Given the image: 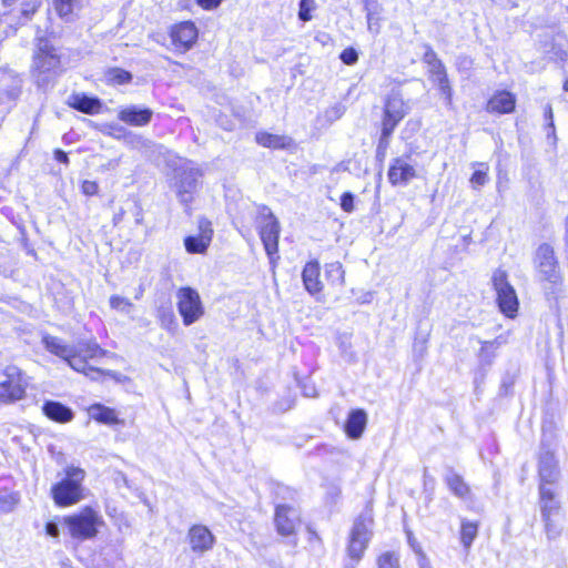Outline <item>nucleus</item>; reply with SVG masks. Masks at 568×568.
Masks as SVG:
<instances>
[{
  "mask_svg": "<svg viewBox=\"0 0 568 568\" xmlns=\"http://www.w3.org/2000/svg\"><path fill=\"white\" fill-rule=\"evenodd\" d=\"M61 73V57L52 41L45 36H37L32 55L31 75L41 89L52 85Z\"/></svg>",
  "mask_w": 568,
  "mask_h": 568,
  "instance_id": "obj_1",
  "label": "nucleus"
},
{
  "mask_svg": "<svg viewBox=\"0 0 568 568\" xmlns=\"http://www.w3.org/2000/svg\"><path fill=\"white\" fill-rule=\"evenodd\" d=\"M85 470L68 466L64 468V477L51 486V497L58 507H69L84 498Z\"/></svg>",
  "mask_w": 568,
  "mask_h": 568,
  "instance_id": "obj_2",
  "label": "nucleus"
},
{
  "mask_svg": "<svg viewBox=\"0 0 568 568\" xmlns=\"http://www.w3.org/2000/svg\"><path fill=\"white\" fill-rule=\"evenodd\" d=\"M534 264L538 280L551 284V287L545 288L547 301L550 304L557 303L556 286L561 284V274L554 247L548 243L540 244L536 250Z\"/></svg>",
  "mask_w": 568,
  "mask_h": 568,
  "instance_id": "obj_3",
  "label": "nucleus"
},
{
  "mask_svg": "<svg viewBox=\"0 0 568 568\" xmlns=\"http://www.w3.org/2000/svg\"><path fill=\"white\" fill-rule=\"evenodd\" d=\"M104 524L101 515L92 507H84L79 513L64 516L63 525L68 529L70 536L78 540L84 541L97 537L99 527Z\"/></svg>",
  "mask_w": 568,
  "mask_h": 568,
  "instance_id": "obj_4",
  "label": "nucleus"
},
{
  "mask_svg": "<svg viewBox=\"0 0 568 568\" xmlns=\"http://www.w3.org/2000/svg\"><path fill=\"white\" fill-rule=\"evenodd\" d=\"M373 523L372 511L368 509L359 514L354 520L347 544V555L356 564L364 556V552L372 539Z\"/></svg>",
  "mask_w": 568,
  "mask_h": 568,
  "instance_id": "obj_5",
  "label": "nucleus"
},
{
  "mask_svg": "<svg viewBox=\"0 0 568 568\" xmlns=\"http://www.w3.org/2000/svg\"><path fill=\"white\" fill-rule=\"evenodd\" d=\"M256 223L264 250L270 261L273 262L275 257L278 258L280 222L268 206L260 205Z\"/></svg>",
  "mask_w": 568,
  "mask_h": 568,
  "instance_id": "obj_6",
  "label": "nucleus"
},
{
  "mask_svg": "<svg viewBox=\"0 0 568 568\" xmlns=\"http://www.w3.org/2000/svg\"><path fill=\"white\" fill-rule=\"evenodd\" d=\"M202 172L193 162L184 160L174 169V185L180 202L187 206L193 200Z\"/></svg>",
  "mask_w": 568,
  "mask_h": 568,
  "instance_id": "obj_7",
  "label": "nucleus"
},
{
  "mask_svg": "<svg viewBox=\"0 0 568 568\" xmlns=\"http://www.w3.org/2000/svg\"><path fill=\"white\" fill-rule=\"evenodd\" d=\"M4 379L0 382V405H10L26 397L28 378L18 366L9 365L3 369Z\"/></svg>",
  "mask_w": 568,
  "mask_h": 568,
  "instance_id": "obj_8",
  "label": "nucleus"
},
{
  "mask_svg": "<svg viewBox=\"0 0 568 568\" xmlns=\"http://www.w3.org/2000/svg\"><path fill=\"white\" fill-rule=\"evenodd\" d=\"M491 283L496 291V302L500 312L509 318H514L518 312V297L515 288L508 282L506 271L497 268L491 276Z\"/></svg>",
  "mask_w": 568,
  "mask_h": 568,
  "instance_id": "obj_9",
  "label": "nucleus"
},
{
  "mask_svg": "<svg viewBox=\"0 0 568 568\" xmlns=\"http://www.w3.org/2000/svg\"><path fill=\"white\" fill-rule=\"evenodd\" d=\"M176 307L185 326H191L204 315V306L199 292L191 286L180 287L176 292Z\"/></svg>",
  "mask_w": 568,
  "mask_h": 568,
  "instance_id": "obj_10",
  "label": "nucleus"
},
{
  "mask_svg": "<svg viewBox=\"0 0 568 568\" xmlns=\"http://www.w3.org/2000/svg\"><path fill=\"white\" fill-rule=\"evenodd\" d=\"M537 459L539 484L546 486L556 484L560 478L559 462L554 449L545 440L540 443Z\"/></svg>",
  "mask_w": 568,
  "mask_h": 568,
  "instance_id": "obj_11",
  "label": "nucleus"
},
{
  "mask_svg": "<svg viewBox=\"0 0 568 568\" xmlns=\"http://www.w3.org/2000/svg\"><path fill=\"white\" fill-rule=\"evenodd\" d=\"M409 108L399 92L393 91L387 95L383 108L382 129L394 133L398 123L408 114Z\"/></svg>",
  "mask_w": 568,
  "mask_h": 568,
  "instance_id": "obj_12",
  "label": "nucleus"
},
{
  "mask_svg": "<svg viewBox=\"0 0 568 568\" xmlns=\"http://www.w3.org/2000/svg\"><path fill=\"white\" fill-rule=\"evenodd\" d=\"M42 344L48 352L64 359L72 369L85 367L84 361L79 356H74V347L64 344L61 338L44 334L42 336Z\"/></svg>",
  "mask_w": 568,
  "mask_h": 568,
  "instance_id": "obj_13",
  "label": "nucleus"
},
{
  "mask_svg": "<svg viewBox=\"0 0 568 568\" xmlns=\"http://www.w3.org/2000/svg\"><path fill=\"white\" fill-rule=\"evenodd\" d=\"M274 521L277 532L288 537L295 534L296 527L300 525V514L290 505L277 504Z\"/></svg>",
  "mask_w": 568,
  "mask_h": 568,
  "instance_id": "obj_14",
  "label": "nucleus"
},
{
  "mask_svg": "<svg viewBox=\"0 0 568 568\" xmlns=\"http://www.w3.org/2000/svg\"><path fill=\"white\" fill-rule=\"evenodd\" d=\"M197 235H189L184 239V246L190 254H203L211 244L213 230L211 222L206 219L199 220Z\"/></svg>",
  "mask_w": 568,
  "mask_h": 568,
  "instance_id": "obj_15",
  "label": "nucleus"
},
{
  "mask_svg": "<svg viewBox=\"0 0 568 568\" xmlns=\"http://www.w3.org/2000/svg\"><path fill=\"white\" fill-rule=\"evenodd\" d=\"M191 549L195 554H204L211 550L215 544V537L204 525H193L187 532Z\"/></svg>",
  "mask_w": 568,
  "mask_h": 568,
  "instance_id": "obj_16",
  "label": "nucleus"
},
{
  "mask_svg": "<svg viewBox=\"0 0 568 568\" xmlns=\"http://www.w3.org/2000/svg\"><path fill=\"white\" fill-rule=\"evenodd\" d=\"M199 32L192 21H184L171 29L170 37L173 44L183 51L190 50L197 39Z\"/></svg>",
  "mask_w": 568,
  "mask_h": 568,
  "instance_id": "obj_17",
  "label": "nucleus"
},
{
  "mask_svg": "<svg viewBox=\"0 0 568 568\" xmlns=\"http://www.w3.org/2000/svg\"><path fill=\"white\" fill-rule=\"evenodd\" d=\"M153 118V111L146 106L129 105L121 109L118 119L129 125L145 126Z\"/></svg>",
  "mask_w": 568,
  "mask_h": 568,
  "instance_id": "obj_18",
  "label": "nucleus"
},
{
  "mask_svg": "<svg viewBox=\"0 0 568 568\" xmlns=\"http://www.w3.org/2000/svg\"><path fill=\"white\" fill-rule=\"evenodd\" d=\"M416 176L415 168L403 158L393 160L388 170V180L392 185H407Z\"/></svg>",
  "mask_w": 568,
  "mask_h": 568,
  "instance_id": "obj_19",
  "label": "nucleus"
},
{
  "mask_svg": "<svg viewBox=\"0 0 568 568\" xmlns=\"http://www.w3.org/2000/svg\"><path fill=\"white\" fill-rule=\"evenodd\" d=\"M516 97L507 90L496 91L488 100L486 110L489 113L508 114L515 111Z\"/></svg>",
  "mask_w": 568,
  "mask_h": 568,
  "instance_id": "obj_20",
  "label": "nucleus"
},
{
  "mask_svg": "<svg viewBox=\"0 0 568 568\" xmlns=\"http://www.w3.org/2000/svg\"><path fill=\"white\" fill-rule=\"evenodd\" d=\"M68 105L79 112L85 114H98L100 113L103 103L98 97L88 95L85 93H73L69 95Z\"/></svg>",
  "mask_w": 568,
  "mask_h": 568,
  "instance_id": "obj_21",
  "label": "nucleus"
},
{
  "mask_svg": "<svg viewBox=\"0 0 568 568\" xmlns=\"http://www.w3.org/2000/svg\"><path fill=\"white\" fill-rule=\"evenodd\" d=\"M41 409L45 417L55 423L65 424L74 418L72 408L58 400H44Z\"/></svg>",
  "mask_w": 568,
  "mask_h": 568,
  "instance_id": "obj_22",
  "label": "nucleus"
},
{
  "mask_svg": "<svg viewBox=\"0 0 568 568\" xmlns=\"http://www.w3.org/2000/svg\"><path fill=\"white\" fill-rule=\"evenodd\" d=\"M538 491L541 517L548 518L558 516L561 509V504L556 498L555 491L544 484H539Z\"/></svg>",
  "mask_w": 568,
  "mask_h": 568,
  "instance_id": "obj_23",
  "label": "nucleus"
},
{
  "mask_svg": "<svg viewBox=\"0 0 568 568\" xmlns=\"http://www.w3.org/2000/svg\"><path fill=\"white\" fill-rule=\"evenodd\" d=\"M321 276V266L318 261H310L307 262L302 271V280L305 290L311 295L320 294L323 291V283L320 280Z\"/></svg>",
  "mask_w": 568,
  "mask_h": 568,
  "instance_id": "obj_24",
  "label": "nucleus"
},
{
  "mask_svg": "<svg viewBox=\"0 0 568 568\" xmlns=\"http://www.w3.org/2000/svg\"><path fill=\"white\" fill-rule=\"evenodd\" d=\"M444 481L456 497L468 499L471 496L469 485L464 480L463 476L456 473L450 466L445 468Z\"/></svg>",
  "mask_w": 568,
  "mask_h": 568,
  "instance_id": "obj_25",
  "label": "nucleus"
},
{
  "mask_svg": "<svg viewBox=\"0 0 568 568\" xmlns=\"http://www.w3.org/2000/svg\"><path fill=\"white\" fill-rule=\"evenodd\" d=\"M367 424V414L362 408L352 409L344 424L346 435L352 439L362 437Z\"/></svg>",
  "mask_w": 568,
  "mask_h": 568,
  "instance_id": "obj_26",
  "label": "nucleus"
},
{
  "mask_svg": "<svg viewBox=\"0 0 568 568\" xmlns=\"http://www.w3.org/2000/svg\"><path fill=\"white\" fill-rule=\"evenodd\" d=\"M88 413L95 422L104 425H118L121 423L115 409L100 403H94L88 408Z\"/></svg>",
  "mask_w": 568,
  "mask_h": 568,
  "instance_id": "obj_27",
  "label": "nucleus"
},
{
  "mask_svg": "<svg viewBox=\"0 0 568 568\" xmlns=\"http://www.w3.org/2000/svg\"><path fill=\"white\" fill-rule=\"evenodd\" d=\"M75 352L74 356H79L88 363V359L103 357L106 354V351L103 349L95 341H80L77 345H73Z\"/></svg>",
  "mask_w": 568,
  "mask_h": 568,
  "instance_id": "obj_28",
  "label": "nucleus"
},
{
  "mask_svg": "<svg viewBox=\"0 0 568 568\" xmlns=\"http://www.w3.org/2000/svg\"><path fill=\"white\" fill-rule=\"evenodd\" d=\"M425 52L423 55V62L426 63L429 68L430 80L434 82L442 74H447L446 68L440 59H438L437 53L433 50L429 44H424Z\"/></svg>",
  "mask_w": 568,
  "mask_h": 568,
  "instance_id": "obj_29",
  "label": "nucleus"
},
{
  "mask_svg": "<svg viewBox=\"0 0 568 568\" xmlns=\"http://www.w3.org/2000/svg\"><path fill=\"white\" fill-rule=\"evenodd\" d=\"M255 139L260 145L270 149H287L292 144L291 138L267 132L257 133Z\"/></svg>",
  "mask_w": 568,
  "mask_h": 568,
  "instance_id": "obj_30",
  "label": "nucleus"
},
{
  "mask_svg": "<svg viewBox=\"0 0 568 568\" xmlns=\"http://www.w3.org/2000/svg\"><path fill=\"white\" fill-rule=\"evenodd\" d=\"M478 534V523L467 519L462 520L460 526V542L466 550H468Z\"/></svg>",
  "mask_w": 568,
  "mask_h": 568,
  "instance_id": "obj_31",
  "label": "nucleus"
},
{
  "mask_svg": "<svg viewBox=\"0 0 568 568\" xmlns=\"http://www.w3.org/2000/svg\"><path fill=\"white\" fill-rule=\"evenodd\" d=\"M123 140L126 145L139 151L151 150L154 145V142L152 140L146 139L141 134L133 133L131 131L123 135Z\"/></svg>",
  "mask_w": 568,
  "mask_h": 568,
  "instance_id": "obj_32",
  "label": "nucleus"
},
{
  "mask_svg": "<svg viewBox=\"0 0 568 568\" xmlns=\"http://www.w3.org/2000/svg\"><path fill=\"white\" fill-rule=\"evenodd\" d=\"M41 6V1L39 0H29L21 3V9L19 11V16L16 26H24L28 21H30L33 14L38 11Z\"/></svg>",
  "mask_w": 568,
  "mask_h": 568,
  "instance_id": "obj_33",
  "label": "nucleus"
},
{
  "mask_svg": "<svg viewBox=\"0 0 568 568\" xmlns=\"http://www.w3.org/2000/svg\"><path fill=\"white\" fill-rule=\"evenodd\" d=\"M344 270L339 262L325 265V277L331 285L342 286L344 284Z\"/></svg>",
  "mask_w": 568,
  "mask_h": 568,
  "instance_id": "obj_34",
  "label": "nucleus"
},
{
  "mask_svg": "<svg viewBox=\"0 0 568 568\" xmlns=\"http://www.w3.org/2000/svg\"><path fill=\"white\" fill-rule=\"evenodd\" d=\"M437 85L440 95L445 100V105L447 108L453 106V89L447 74H442L440 78L434 81Z\"/></svg>",
  "mask_w": 568,
  "mask_h": 568,
  "instance_id": "obj_35",
  "label": "nucleus"
},
{
  "mask_svg": "<svg viewBox=\"0 0 568 568\" xmlns=\"http://www.w3.org/2000/svg\"><path fill=\"white\" fill-rule=\"evenodd\" d=\"M364 11L366 13L368 31L372 34L377 36L381 32V20H382L381 14L383 12V8L372 9V10L367 9Z\"/></svg>",
  "mask_w": 568,
  "mask_h": 568,
  "instance_id": "obj_36",
  "label": "nucleus"
},
{
  "mask_svg": "<svg viewBox=\"0 0 568 568\" xmlns=\"http://www.w3.org/2000/svg\"><path fill=\"white\" fill-rule=\"evenodd\" d=\"M377 568H400L399 554L396 551L382 552L376 559Z\"/></svg>",
  "mask_w": 568,
  "mask_h": 568,
  "instance_id": "obj_37",
  "label": "nucleus"
},
{
  "mask_svg": "<svg viewBox=\"0 0 568 568\" xmlns=\"http://www.w3.org/2000/svg\"><path fill=\"white\" fill-rule=\"evenodd\" d=\"M106 78L110 82L114 84H126L132 81V73L121 69V68H112L106 72Z\"/></svg>",
  "mask_w": 568,
  "mask_h": 568,
  "instance_id": "obj_38",
  "label": "nucleus"
},
{
  "mask_svg": "<svg viewBox=\"0 0 568 568\" xmlns=\"http://www.w3.org/2000/svg\"><path fill=\"white\" fill-rule=\"evenodd\" d=\"M495 342H484L479 351L478 358L483 366H490L495 358Z\"/></svg>",
  "mask_w": 568,
  "mask_h": 568,
  "instance_id": "obj_39",
  "label": "nucleus"
},
{
  "mask_svg": "<svg viewBox=\"0 0 568 568\" xmlns=\"http://www.w3.org/2000/svg\"><path fill=\"white\" fill-rule=\"evenodd\" d=\"M544 526H545V532L547 535V538L549 540H554L558 538L562 531V527L556 521L555 517H541Z\"/></svg>",
  "mask_w": 568,
  "mask_h": 568,
  "instance_id": "obj_40",
  "label": "nucleus"
},
{
  "mask_svg": "<svg viewBox=\"0 0 568 568\" xmlns=\"http://www.w3.org/2000/svg\"><path fill=\"white\" fill-rule=\"evenodd\" d=\"M73 2L74 0H53L54 9L60 18L65 21L70 20L73 13Z\"/></svg>",
  "mask_w": 568,
  "mask_h": 568,
  "instance_id": "obj_41",
  "label": "nucleus"
},
{
  "mask_svg": "<svg viewBox=\"0 0 568 568\" xmlns=\"http://www.w3.org/2000/svg\"><path fill=\"white\" fill-rule=\"evenodd\" d=\"M392 135V132L386 133L384 130H381V135L376 146V159L381 162L386 158Z\"/></svg>",
  "mask_w": 568,
  "mask_h": 568,
  "instance_id": "obj_42",
  "label": "nucleus"
},
{
  "mask_svg": "<svg viewBox=\"0 0 568 568\" xmlns=\"http://www.w3.org/2000/svg\"><path fill=\"white\" fill-rule=\"evenodd\" d=\"M316 9L315 0H300L298 19L303 22L312 20V12Z\"/></svg>",
  "mask_w": 568,
  "mask_h": 568,
  "instance_id": "obj_43",
  "label": "nucleus"
},
{
  "mask_svg": "<svg viewBox=\"0 0 568 568\" xmlns=\"http://www.w3.org/2000/svg\"><path fill=\"white\" fill-rule=\"evenodd\" d=\"M480 169L476 170L471 178L470 183L474 189L484 186L488 182V166L486 163H479Z\"/></svg>",
  "mask_w": 568,
  "mask_h": 568,
  "instance_id": "obj_44",
  "label": "nucleus"
},
{
  "mask_svg": "<svg viewBox=\"0 0 568 568\" xmlns=\"http://www.w3.org/2000/svg\"><path fill=\"white\" fill-rule=\"evenodd\" d=\"M516 383V375L510 372H506L500 382L499 395L508 396L513 394V388Z\"/></svg>",
  "mask_w": 568,
  "mask_h": 568,
  "instance_id": "obj_45",
  "label": "nucleus"
},
{
  "mask_svg": "<svg viewBox=\"0 0 568 568\" xmlns=\"http://www.w3.org/2000/svg\"><path fill=\"white\" fill-rule=\"evenodd\" d=\"M544 119L546 122L547 138L550 139L552 136L554 140H556L554 113L550 104H546L544 108Z\"/></svg>",
  "mask_w": 568,
  "mask_h": 568,
  "instance_id": "obj_46",
  "label": "nucleus"
},
{
  "mask_svg": "<svg viewBox=\"0 0 568 568\" xmlns=\"http://www.w3.org/2000/svg\"><path fill=\"white\" fill-rule=\"evenodd\" d=\"M161 326L165 329H171L172 326H176V320L171 308H161L159 311Z\"/></svg>",
  "mask_w": 568,
  "mask_h": 568,
  "instance_id": "obj_47",
  "label": "nucleus"
},
{
  "mask_svg": "<svg viewBox=\"0 0 568 568\" xmlns=\"http://www.w3.org/2000/svg\"><path fill=\"white\" fill-rule=\"evenodd\" d=\"M359 58L358 51L354 47H347L339 53L341 61L346 65H354Z\"/></svg>",
  "mask_w": 568,
  "mask_h": 568,
  "instance_id": "obj_48",
  "label": "nucleus"
},
{
  "mask_svg": "<svg viewBox=\"0 0 568 568\" xmlns=\"http://www.w3.org/2000/svg\"><path fill=\"white\" fill-rule=\"evenodd\" d=\"M341 209L346 213H352L355 210V195L346 191L341 195L339 199Z\"/></svg>",
  "mask_w": 568,
  "mask_h": 568,
  "instance_id": "obj_49",
  "label": "nucleus"
},
{
  "mask_svg": "<svg viewBox=\"0 0 568 568\" xmlns=\"http://www.w3.org/2000/svg\"><path fill=\"white\" fill-rule=\"evenodd\" d=\"M75 371L84 374L87 377H89L92 381H99L103 375H105L103 369L91 366L88 363H85L84 368H79Z\"/></svg>",
  "mask_w": 568,
  "mask_h": 568,
  "instance_id": "obj_50",
  "label": "nucleus"
},
{
  "mask_svg": "<svg viewBox=\"0 0 568 568\" xmlns=\"http://www.w3.org/2000/svg\"><path fill=\"white\" fill-rule=\"evenodd\" d=\"M110 305L112 308L121 311H128L130 307H132V303L128 298L118 295L110 297Z\"/></svg>",
  "mask_w": 568,
  "mask_h": 568,
  "instance_id": "obj_51",
  "label": "nucleus"
},
{
  "mask_svg": "<svg viewBox=\"0 0 568 568\" xmlns=\"http://www.w3.org/2000/svg\"><path fill=\"white\" fill-rule=\"evenodd\" d=\"M17 504V499L14 496L6 494L0 495V510L3 513H10L13 510L14 506Z\"/></svg>",
  "mask_w": 568,
  "mask_h": 568,
  "instance_id": "obj_52",
  "label": "nucleus"
},
{
  "mask_svg": "<svg viewBox=\"0 0 568 568\" xmlns=\"http://www.w3.org/2000/svg\"><path fill=\"white\" fill-rule=\"evenodd\" d=\"M128 132L129 131L125 128H123L119 124H109L108 131H105V130L103 131V133L109 134L115 139H123V135Z\"/></svg>",
  "mask_w": 568,
  "mask_h": 568,
  "instance_id": "obj_53",
  "label": "nucleus"
},
{
  "mask_svg": "<svg viewBox=\"0 0 568 568\" xmlns=\"http://www.w3.org/2000/svg\"><path fill=\"white\" fill-rule=\"evenodd\" d=\"M81 189H82L83 194H85L88 196H92L98 193L99 185L94 181L85 180V181H83Z\"/></svg>",
  "mask_w": 568,
  "mask_h": 568,
  "instance_id": "obj_54",
  "label": "nucleus"
},
{
  "mask_svg": "<svg viewBox=\"0 0 568 568\" xmlns=\"http://www.w3.org/2000/svg\"><path fill=\"white\" fill-rule=\"evenodd\" d=\"M21 79L19 78H14L13 80V85L7 90V97L10 99V100H16L20 93H21Z\"/></svg>",
  "mask_w": 568,
  "mask_h": 568,
  "instance_id": "obj_55",
  "label": "nucleus"
},
{
  "mask_svg": "<svg viewBox=\"0 0 568 568\" xmlns=\"http://www.w3.org/2000/svg\"><path fill=\"white\" fill-rule=\"evenodd\" d=\"M44 531L48 536L52 538H59L60 536V528L59 524L55 520H50L44 526Z\"/></svg>",
  "mask_w": 568,
  "mask_h": 568,
  "instance_id": "obj_56",
  "label": "nucleus"
},
{
  "mask_svg": "<svg viewBox=\"0 0 568 568\" xmlns=\"http://www.w3.org/2000/svg\"><path fill=\"white\" fill-rule=\"evenodd\" d=\"M130 211L134 216L135 224L141 225L143 223V209L141 204L138 201H134Z\"/></svg>",
  "mask_w": 568,
  "mask_h": 568,
  "instance_id": "obj_57",
  "label": "nucleus"
},
{
  "mask_svg": "<svg viewBox=\"0 0 568 568\" xmlns=\"http://www.w3.org/2000/svg\"><path fill=\"white\" fill-rule=\"evenodd\" d=\"M197 4L205 10H212L217 8L222 0H196Z\"/></svg>",
  "mask_w": 568,
  "mask_h": 568,
  "instance_id": "obj_58",
  "label": "nucleus"
},
{
  "mask_svg": "<svg viewBox=\"0 0 568 568\" xmlns=\"http://www.w3.org/2000/svg\"><path fill=\"white\" fill-rule=\"evenodd\" d=\"M54 160L59 163L69 164V155L61 149L54 150Z\"/></svg>",
  "mask_w": 568,
  "mask_h": 568,
  "instance_id": "obj_59",
  "label": "nucleus"
},
{
  "mask_svg": "<svg viewBox=\"0 0 568 568\" xmlns=\"http://www.w3.org/2000/svg\"><path fill=\"white\" fill-rule=\"evenodd\" d=\"M364 10L383 8L378 0H362Z\"/></svg>",
  "mask_w": 568,
  "mask_h": 568,
  "instance_id": "obj_60",
  "label": "nucleus"
},
{
  "mask_svg": "<svg viewBox=\"0 0 568 568\" xmlns=\"http://www.w3.org/2000/svg\"><path fill=\"white\" fill-rule=\"evenodd\" d=\"M280 494L288 495L290 498H293L294 491H292L288 487L278 486L276 495L278 496Z\"/></svg>",
  "mask_w": 568,
  "mask_h": 568,
  "instance_id": "obj_61",
  "label": "nucleus"
},
{
  "mask_svg": "<svg viewBox=\"0 0 568 568\" xmlns=\"http://www.w3.org/2000/svg\"><path fill=\"white\" fill-rule=\"evenodd\" d=\"M124 214H125V211L123 209H120L119 212H116L113 216V223L114 225H118L119 223L122 222L123 217H124Z\"/></svg>",
  "mask_w": 568,
  "mask_h": 568,
  "instance_id": "obj_62",
  "label": "nucleus"
},
{
  "mask_svg": "<svg viewBox=\"0 0 568 568\" xmlns=\"http://www.w3.org/2000/svg\"><path fill=\"white\" fill-rule=\"evenodd\" d=\"M104 374L106 376H110L111 378L115 379L116 382H121L123 378L122 374L114 372V371H104Z\"/></svg>",
  "mask_w": 568,
  "mask_h": 568,
  "instance_id": "obj_63",
  "label": "nucleus"
},
{
  "mask_svg": "<svg viewBox=\"0 0 568 568\" xmlns=\"http://www.w3.org/2000/svg\"><path fill=\"white\" fill-rule=\"evenodd\" d=\"M341 494V490L337 488V487H333L332 490L329 491V495L334 498H337Z\"/></svg>",
  "mask_w": 568,
  "mask_h": 568,
  "instance_id": "obj_64",
  "label": "nucleus"
}]
</instances>
